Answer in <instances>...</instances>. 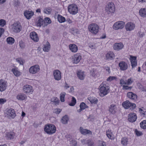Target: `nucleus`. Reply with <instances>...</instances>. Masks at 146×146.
<instances>
[{"label":"nucleus","mask_w":146,"mask_h":146,"mask_svg":"<svg viewBox=\"0 0 146 146\" xmlns=\"http://www.w3.org/2000/svg\"><path fill=\"white\" fill-rule=\"evenodd\" d=\"M6 24V22L3 19L0 20V25L1 27H3Z\"/></svg>","instance_id":"52"},{"label":"nucleus","mask_w":146,"mask_h":146,"mask_svg":"<svg viewBox=\"0 0 146 146\" xmlns=\"http://www.w3.org/2000/svg\"><path fill=\"white\" fill-rule=\"evenodd\" d=\"M86 106H87L83 102L81 103L80 105V108L83 110L86 108Z\"/></svg>","instance_id":"51"},{"label":"nucleus","mask_w":146,"mask_h":146,"mask_svg":"<svg viewBox=\"0 0 146 146\" xmlns=\"http://www.w3.org/2000/svg\"><path fill=\"white\" fill-rule=\"evenodd\" d=\"M94 143L93 141L90 139L87 140V144L88 146H94Z\"/></svg>","instance_id":"46"},{"label":"nucleus","mask_w":146,"mask_h":146,"mask_svg":"<svg viewBox=\"0 0 146 146\" xmlns=\"http://www.w3.org/2000/svg\"><path fill=\"white\" fill-rule=\"evenodd\" d=\"M54 78L57 81H59L61 79V73L60 71L56 70L53 72Z\"/></svg>","instance_id":"11"},{"label":"nucleus","mask_w":146,"mask_h":146,"mask_svg":"<svg viewBox=\"0 0 146 146\" xmlns=\"http://www.w3.org/2000/svg\"><path fill=\"white\" fill-rule=\"evenodd\" d=\"M114 57L115 55L112 52H109L106 55V58L108 60H112L114 59Z\"/></svg>","instance_id":"22"},{"label":"nucleus","mask_w":146,"mask_h":146,"mask_svg":"<svg viewBox=\"0 0 146 146\" xmlns=\"http://www.w3.org/2000/svg\"><path fill=\"white\" fill-rule=\"evenodd\" d=\"M106 135L110 139H112L114 138V135L111 131L110 129H108L106 131Z\"/></svg>","instance_id":"32"},{"label":"nucleus","mask_w":146,"mask_h":146,"mask_svg":"<svg viewBox=\"0 0 146 146\" xmlns=\"http://www.w3.org/2000/svg\"><path fill=\"white\" fill-rule=\"evenodd\" d=\"M44 24H46L45 26H46L48 24H50L51 23V21L49 18L47 17L45 18L44 19Z\"/></svg>","instance_id":"44"},{"label":"nucleus","mask_w":146,"mask_h":146,"mask_svg":"<svg viewBox=\"0 0 146 146\" xmlns=\"http://www.w3.org/2000/svg\"><path fill=\"white\" fill-rule=\"evenodd\" d=\"M145 34V32L141 30L137 33V35L140 38L143 37Z\"/></svg>","instance_id":"39"},{"label":"nucleus","mask_w":146,"mask_h":146,"mask_svg":"<svg viewBox=\"0 0 146 146\" xmlns=\"http://www.w3.org/2000/svg\"><path fill=\"white\" fill-rule=\"evenodd\" d=\"M62 110L59 108L55 109L54 110V112L57 114H59L61 111Z\"/></svg>","instance_id":"54"},{"label":"nucleus","mask_w":146,"mask_h":146,"mask_svg":"<svg viewBox=\"0 0 146 146\" xmlns=\"http://www.w3.org/2000/svg\"><path fill=\"white\" fill-rule=\"evenodd\" d=\"M12 29L15 33L19 32L22 29V26L19 22L14 23L12 26Z\"/></svg>","instance_id":"6"},{"label":"nucleus","mask_w":146,"mask_h":146,"mask_svg":"<svg viewBox=\"0 0 146 146\" xmlns=\"http://www.w3.org/2000/svg\"><path fill=\"white\" fill-rule=\"evenodd\" d=\"M106 82H103L100 86V95L102 97L106 95L109 92V87L106 84Z\"/></svg>","instance_id":"1"},{"label":"nucleus","mask_w":146,"mask_h":146,"mask_svg":"<svg viewBox=\"0 0 146 146\" xmlns=\"http://www.w3.org/2000/svg\"><path fill=\"white\" fill-rule=\"evenodd\" d=\"M57 19L58 21L60 23L64 22L66 21V19L64 17L59 15L58 16Z\"/></svg>","instance_id":"37"},{"label":"nucleus","mask_w":146,"mask_h":146,"mask_svg":"<svg viewBox=\"0 0 146 146\" xmlns=\"http://www.w3.org/2000/svg\"><path fill=\"white\" fill-rule=\"evenodd\" d=\"M135 27V24L131 22L127 23L125 26V28L127 31H131L133 30Z\"/></svg>","instance_id":"12"},{"label":"nucleus","mask_w":146,"mask_h":146,"mask_svg":"<svg viewBox=\"0 0 146 146\" xmlns=\"http://www.w3.org/2000/svg\"><path fill=\"white\" fill-rule=\"evenodd\" d=\"M44 130L48 134L52 135L56 132V128L53 124H47L45 126Z\"/></svg>","instance_id":"2"},{"label":"nucleus","mask_w":146,"mask_h":146,"mask_svg":"<svg viewBox=\"0 0 146 146\" xmlns=\"http://www.w3.org/2000/svg\"><path fill=\"white\" fill-rule=\"evenodd\" d=\"M119 66L121 70L125 71L128 68V65L125 62L122 61L120 62L119 64Z\"/></svg>","instance_id":"15"},{"label":"nucleus","mask_w":146,"mask_h":146,"mask_svg":"<svg viewBox=\"0 0 146 146\" xmlns=\"http://www.w3.org/2000/svg\"><path fill=\"white\" fill-rule=\"evenodd\" d=\"M128 139L125 137H123L121 139V143L123 145L126 146L128 142Z\"/></svg>","instance_id":"36"},{"label":"nucleus","mask_w":146,"mask_h":146,"mask_svg":"<svg viewBox=\"0 0 146 146\" xmlns=\"http://www.w3.org/2000/svg\"><path fill=\"white\" fill-rule=\"evenodd\" d=\"M140 15L142 17H146V8H141L139 11Z\"/></svg>","instance_id":"31"},{"label":"nucleus","mask_w":146,"mask_h":146,"mask_svg":"<svg viewBox=\"0 0 146 146\" xmlns=\"http://www.w3.org/2000/svg\"><path fill=\"white\" fill-rule=\"evenodd\" d=\"M50 48V45L49 43L47 42L45 45H44V46L43 48V50L45 52H48Z\"/></svg>","instance_id":"33"},{"label":"nucleus","mask_w":146,"mask_h":146,"mask_svg":"<svg viewBox=\"0 0 146 146\" xmlns=\"http://www.w3.org/2000/svg\"><path fill=\"white\" fill-rule=\"evenodd\" d=\"M16 61L19 63L20 65H23L24 63V61L21 58H19L16 59Z\"/></svg>","instance_id":"45"},{"label":"nucleus","mask_w":146,"mask_h":146,"mask_svg":"<svg viewBox=\"0 0 146 146\" xmlns=\"http://www.w3.org/2000/svg\"><path fill=\"white\" fill-rule=\"evenodd\" d=\"M70 144L71 146H76L77 145L76 142L74 140L70 141Z\"/></svg>","instance_id":"55"},{"label":"nucleus","mask_w":146,"mask_h":146,"mask_svg":"<svg viewBox=\"0 0 146 146\" xmlns=\"http://www.w3.org/2000/svg\"><path fill=\"white\" fill-rule=\"evenodd\" d=\"M58 98H57V97H54L52 98L51 99V101L52 102H54L56 101V100H58Z\"/></svg>","instance_id":"62"},{"label":"nucleus","mask_w":146,"mask_h":146,"mask_svg":"<svg viewBox=\"0 0 146 146\" xmlns=\"http://www.w3.org/2000/svg\"><path fill=\"white\" fill-rule=\"evenodd\" d=\"M88 29L89 31L94 34H96L98 32L99 27L95 23H92L89 25Z\"/></svg>","instance_id":"3"},{"label":"nucleus","mask_w":146,"mask_h":146,"mask_svg":"<svg viewBox=\"0 0 146 146\" xmlns=\"http://www.w3.org/2000/svg\"><path fill=\"white\" fill-rule=\"evenodd\" d=\"M15 133L13 132L10 131L6 133L5 137L7 139H14Z\"/></svg>","instance_id":"18"},{"label":"nucleus","mask_w":146,"mask_h":146,"mask_svg":"<svg viewBox=\"0 0 146 146\" xmlns=\"http://www.w3.org/2000/svg\"><path fill=\"white\" fill-rule=\"evenodd\" d=\"M17 98L18 100H24L27 99V96L23 93H19L17 96Z\"/></svg>","instance_id":"27"},{"label":"nucleus","mask_w":146,"mask_h":146,"mask_svg":"<svg viewBox=\"0 0 146 146\" xmlns=\"http://www.w3.org/2000/svg\"><path fill=\"white\" fill-rule=\"evenodd\" d=\"M19 44L20 47L21 48L24 47V44L22 41H21L20 42H19Z\"/></svg>","instance_id":"63"},{"label":"nucleus","mask_w":146,"mask_h":146,"mask_svg":"<svg viewBox=\"0 0 146 146\" xmlns=\"http://www.w3.org/2000/svg\"><path fill=\"white\" fill-rule=\"evenodd\" d=\"M7 82L3 79L0 80V91L2 92L5 90L7 86Z\"/></svg>","instance_id":"14"},{"label":"nucleus","mask_w":146,"mask_h":146,"mask_svg":"<svg viewBox=\"0 0 146 146\" xmlns=\"http://www.w3.org/2000/svg\"><path fill=\"white\" fill-rule=\"evenodd\" d=\"M128 97L132 100H135L137 99V95L132 92H129L127 93Z\"/></svg>","instance_id":"29"},{"label":"nucleus","mask_w":146,"mask_h":146,"mask_svg":"<svg viewBox=\"0 0 146 146\" xmlns=\"http://www.w3.org/2000/svg\"><path fill=\"white\" fill-rule=\"evenodd\" d=\"M6 113L8 115L12 118H14L16 115L14 110L11 108L8 109Z\"/></svg>","instance_id":"19"},{"label":"nucleus","mask_w":146,"mask_h":146,"mask_svg":"<svg viewBox=\"0 0 146 146\" xmlns=\"http://www.w3.org/2000/svg\"><path fill=\"white\" fill-rule=\"evenodd\" d=\"M76 103V100L74 97H73L71 102L69 104V105L70 106H74Z\"/></svg>","instance_id":"48"},{"label":"nucleus","mask_w":146,"mask_h":146,"mask_svg":"<svg viewBox=\"0 0 146 146\" xmlns=\"http://www.w3.org/2000/svg\"><path fill=\"white\" fill-rule=\"evenodd\" d=\"M135 132L137 136H140L142 135V133L141 132L138 131L137 129L135 130Z\"/></svg>","instance_id":"58"},{"label":"nucleus","mask_w":146,"mask_h":146,"mask_svg":"<svg viewBox=\"0 0 146 146\" xmlns=\"http://www.w3.org/2000/svg\"><path fill=\"white\" fill-rule=\"evenodd\" d=\"M130 60L131 62L132 68H135L137 65L136 57L132 56H130Z\"/></svg>","instance_id":"21"},{"label":"nucleus","mask_w":146,"mask_h":146,"mask_svg":"<svg viewBox=\"0 0 146 146\" xmlns=\"http://www.w3.org/2000/svg\"><path fill=\"white\" fill-rule=\"evenodd\" d=\"M40 70L39 66L36 64L31 66L29 69V72L30 74H34L38 72Z\"/></svg>","instance_id":"10"},{"label":"nucleus","mask_w":146,"mask_h":146,"mask_svg":"<svg viewBox=\"0 0 146 146\" xmlns=\"http://www.w3.org/2000/svg\"><path fill=\"white\" fill-rule=\"evenodd\" d=\"M137 119V116L135 113H131L128 115V121L131 122H135Z\"/></svg>","instance_id":"13"},{"label":"nucleus","mask_w":146,"mask_h":146,"mask_svg":"<svg viewBox=\"0 0 146 146\" xmlns=\"http://www.w3.org/2000/svg\"><path fill=\"white\" fill-rule=\"evenodd\" d=\"M38 21L36 23V25L37 26L40 27L42 25L44 26H45L46 24H44V20L41 17H38Z\"/></svg>","instance_id":"26"},{"label":"nucleus","mask_w":146,"mask_h":146,"mask_svg":"<svg viewBox=\"0 0 146 146\" xmlns=\"http://www.w3.org/2000/svg\"><path fill=\"white\" fill-rule=\"evenodd\" d=\"M96 46L95 45V44H90L89 45V47L90 48H91L92 49L95 48H96Z\"/></svg>","instance_id":"64"},{"label":"nucleus","mask_w":146,"mask_h":146,"mask_svg":"<svg viewBox=\"0 0 146 146\" xmlns=\"http://www.w3.org/2000/svg\"><path fill=\"white\" fill-rule=\"evenodd\" d=\"M68 10L70 13L72 15H75L78 11V7L74 4L69 5L68 7Z\"/></svg>","instance_id":"5"},{"label":"nucleus","mask_w":146,"mask_h":146,"mask_svg":"<svg viewBox=\"0 0 146 146\" xmlns=\"http://www.w3.org/2000/svg\"><path fill=\"white\" fill-rule=\"evenodd\" d=\"M119 84L121 86L127 85V81L124 80L123 79H121L120 81Z\"/></svg>","instance_id":"50"},{"label":"nucleus","mask_w":146,"mask_h":146,"mask_svg":"<svg viewBox=\"0 0 146 146\" xmlns=\"http://www.w3.org/2000/svg\"><path fill=\"white\" fill-rule=\"evenodd\" d=\"M122 105L123 107L126 109L131 108L130 109H133L136 107V105L135 104L131 103L128 100H126L123 102L122 104Z\"/></svg>","instance_id":"7"},{"label":"nucleus","mask_w":146,"mask_h":146,"mask_svg":"<svg viewBox=\"0 0 146 146\" xmlns=\"http://www.w3.org/2000/svg\"><path fill=\"white\" fill-rule=\"evenodd\" d=\"M81 141L83 145H84L86 144H87V140H86L85 139L81 140Z\"/></svg>","instance_id":"61"},{"label":"nucleus","mask_w":146,"mask_h":146,"mask_svg":"<svg viewBox=\"0 0 146 146\" xmlns=\"http://www.w3.org/2000/svg\"><path fill=\"white\" fill-rule=\"evenodd\" d=\"M115 6L113 3L112 2L109 3L106 7V12L108 14H112L115 11Z\"/></svg>","instance_id":"4"},{"label":"nucleus","mask_w":146,"mask_h":146,"mask_svg":"<svg viewBox=\"0 0 146 146\" xmlns=\"http://www.w3.org/2000/svg\"><path fill=\"white\" fill-rule=\"evenodd\" d=\"M89 100L92 104H96L98 101L97 98H90Z\"/></svg>","instance_id":"40"},{"label":"nucleus","mask_w":146,"mask_h":146,"mask_svg":"<svg viewBox=\"0 0 146 146\" xmlns=\"http://www.w3.org/2000/svg\"><path fill=\"white\" fill-rule=\"evenodd\" d=\"M80 133L84 135L88 134H92V132L89 130L84 129L82 127H80Z\"/></svg>","instance_id":"25"},{"label":"nucleus","mask_w":146,"mask_h":146,"mask_svg":"<svg viewBox=\"0 0 146 146\" xmlns=\"http://www.w3.org/2000/svg\"><path fill=\"white\" fill-rule=\"evenodd\" d=\"M117 79V78L115 76H110L107 78L106 80L107 81L111 82L114 80H116Z\"/></svg>","instance_id":"43"},{"label":"nucleus","mask_w":146,"mask_h":146,"mask_svg":"<svg viewBox=\"0 0 146 146\" xmlns=\"http://www.w3.org/2000/svg\"><path fill=\"white\" fill-rule=\"evenodd\" d=\"M7 100L5 98H0V104H3L6 102Z\"/></svg>","instance_id":"57"},{"label":"nucleus","mask_w":146,"mask_h":146,"mask_svg":"<svg viewBox=\"0 0 146 146\" xmlns=\"http://www.w3.org/2000/svg\"><path fill=\"white\" fill-rule=\"evenodd\" d=\"M24 15L28 19H30L34 15V12L32 11H25Z\"/></svg>","instance_id":"23"},{"label":"nucleus","mask_w":146,"mask_h":146,"mask_svg":"<svg viewBox=\"0 0 146 146\" xmlns=\"http://www.w3.org/2000/svg\"><path fill=\"white\" fill-rule=\"evenodd\" d=\"M20 3V2L18 0H15L14 4L15 6H17L19 5Z\"/></svg>","instance_id":"60"},{"label":"nucleus","mask_w":146,"mask_h":146,"mask_svg":"<svg viewBox=\"0 0 146 146\" xmlns=\"http://www.w3.org/2000/svg\"><path fill=\"white\" fill-rule=\"evenodd\" d=\"M23 90L25 93L29 94H32L33 91L32 87L28 84L25 85L23 86Z\"/></svg>","instance_id":"9"},{"label":"nucleus","mask_w":146,"mask_h":146,"mask_svg":"<svg viewBox=\"0 0 146 146\" xmlns=\"http://www.w3.org/2000/svg\"><path fill=\"white\" fill-rule=\"evenodd\" d=\"M97 71L96 70H92L91 72V74L93 77H95Z\"/></svg>","instance_id":"59"},{"label":"nucleus","mask_w":146,"mask_h":146,"mask_svg":"<svg viewBox=\"0 0 146 146\" xmlns=\"http://www.w3.org/2000/svg\"><path fill=\"white\" fill-rule=\"evenodd\" d=\"M51 9L50 8H46L44 9V13L49 14L51 12Z\"/></svg>","instance_id":"47"},{"label":"nucleus","mask_w":146,"mask_h":146,"mask_svg":"<svg viewBox=\"0 0 146 146\" xmlns=\"http://www.w3.org/2000/svg\"><path fill=\"white\" fill-rule=\"evenodd\" d=\"M70 50L73 52H76L78 50V48L76 44H71L69 46Z\"/></svg>","instance_id":"28"},{"label":"nucleus","mask_w":146,"mask_h":146,"mask_svg":"<svg viewBox=\"0 0 146 146\" xmlns=\"http://www.w3.org/2000/svg\"><path fill=\"white\" fill-rule=\"evenodd\" d=\"M12 71L16 76H19L20 75V72L18 70L17 68H13Z\"/></svg>","instance_id":"38"},{"label":"nucleus","mask_w":146,"mask_h":146,"mask_svg":"<svg viewBox=\"0 0 146 146\" xmlns=\"http://www.w3.org/2000/svg\"><path fill=\"white\" fill-rule=\"evenodd\" d=\"M7 43L9 44H12L15 42L14 38L11 37H9L7 38Z\"/></svg>","instance_id":"34"},{"label":"nucleus","mask_w":146,"mask_h":146,"mask_svg":"<svg viewBox=\"0 0 146 146\" xmlns=\"http://www.w3.org/2000/svg\"><path fill=\"white\" fill-rule=\"evenodd\" d=\"M77 75L79 78L81 80L84 79L85 76L83 72L79 71L77 72Z\"/></svg>","instance_id":"30"},{"label":"nucleus","mask_w":146,"mask_h":146,"mask_svg":"<svg viewBox=\"0 0 146 146\" xmlns=\"http://www.w3.org/2000/svg\"><path fill=\"white\" fill-rule=\"evenodd\" d=\"M109 111L110 113L114 114L116 113L117 107L115 104H112L109 107Z\"/></svg>","instance_id":"16"},{"label":"nucleus","mask_w":146,"mask_h":146,"mask_svg":"<svg viewBox=\"0 0 146 146\" xmlns=\"http://www.w3.org/2000/svg\"><path fill=\"white\" fill-rule=\"evenodd\" d=\"M30 36L31 38L34 41L37 42L38 41V37L35 32L33 31L31 32Z\"/></svg>","instance_id":"17"},{"label":"nucleus","mask_w":146,"mask_h":146,"mask_svg":"<svg viewBox=\"0 0 146 146\" xmlns=\"http://www.w3.org/2000/svg\"><path fill=\"white\" fill-rule=\"evenodd\" d=\"M82 58V56L80 53L76 54L74 55V63L75 64L78 63Z\"/></svg>","instance_id":"24"},{"label":"nucleus","mask_w":146,"mask_h":146,"mask_svg":"<svg viewBox=\"0 0 146 146\" xmlns=\"http://www.w3.org/2000/svg\"><path fill=\"white\" fill-rule=\"evenodd\" d=\"M65 95L66 93L64 92H62L60 94V100L62 102H63L65 101L64 98Z\"/></svg>","instance_id":"42"},{"label":"nucleus","mask_w":146,"mask_h":146,"mask_svg":"<svg viewBox=\"0 0 146 146\" xmlns=\"http://www.w3.org/2000/svg\"><path fill=\"white\" fill-rule=\"evenodd\" d=\"M139 111L141 114L142 115H146V111L145 109L143 110L141 108H139Z\"/></svg>","instance_id":"53"},{"label":"nucleus","mask_w":146,"mask_h":146,"mask_svg":"<svg viewBox=\"0 0 146 146\" xmlns=\"http://www.w3.org/2000/svg\"><path fill=\"white\" fill-rule=\"evenodd\" d=\"M140 126L142 129H146V120H143L140 123Z\"/></svg>","instance_id":"41"},{"label":"nucleus","mask_w":146,"mask_h":146,"mask_svg":"<svg viewBox=\"0 0 146 146\" xmlns=\"http://www.w3.org/2000/svg\"><path fill=\"white\" fill-rule=\"evenodd\" d=\"M128 85L123 86V90H131L132 88V87L129 86Z\"/></svg>","instance_id":"49"},{"label":"nucleus","mask_w":146,"mask_h":146,"mask_svg":"<svg viewBox=\"0 0 146 146\" xmlns=\"http://www.w3.org/2000/svg\"><path fill=\"white\" fill-rule=\"evenodd\" d=\"M133 82V80H132L131 78H129L127 80V85H130Z\"/></svg>","instance_id":"56"},{"label":"nucleus","mask_w":146,"mask_h":146,"mask_svg":"<svg viewBox=\"0 0 146 146\" xmlns=\"http://www.w3.org/2000/svg\"><path fill=\"white\" fill-rule=\"evenodd\" d=\"M68 120V116L66 115L63 116L61 119V122L64 124H67Z\"/></svg>","instance_id":"35"},{"label":"nucleus","mask_w":146,"mask_h":146,"mask_svg":"<svg viewBox=\"0 0 146 146\" xmlns=\"http://www.w3.org/2000/svg\"><path fill=\"white\" fill-rule=\"evenodd\" d=\"M125 25V23L123 21L117 22L114 23L113 28L115 30H117L123 29Z\"/></svg>","instance_id":"8"},{"label":"nucleus","mask_w":146,"mask_h":146,"mask_svg":"<svg viewBox=\"0 0 146 146\" xmlns=\"http://www.w3.org/2000/svg\"><path fill=\"white\" fill-rule=\"evenodd\" d=\"M123 45L122 43H117L114 44L113 48L115 50H119L122 49L123 47Z\"/></svg>","instance_id":"20"}]
</instances>
